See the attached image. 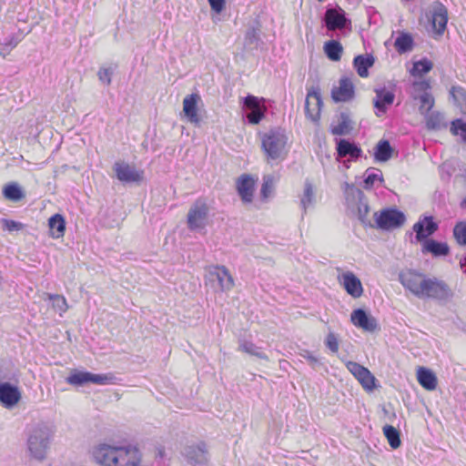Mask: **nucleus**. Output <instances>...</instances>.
<instances>
[{
    "label": "nucleus",
    "mask_w": 466,
    "mask_h": 466,
    "mask_svg": "<svg viewBox=\"0 0 466 466\" xmlns=\"http://www.w3.org/2000/svg\"><path fill=\"white\" fill-rule=\"evenodd\" d=\"M54 437L52 428L44 422L32 425L27 431L26 450L30 458L42 461L46 458Z\"/></svg>",
    "instance_id": "f257e3e1"
},
{
    "label": "nucleus",
    "mask_w": 466,
    "mask_h": 466,
    "mask_svg": "<svg viewBox=\"0 0 466 466\" xmlns=\"http://www.w3.org/2000/svg\"><path fill=\"white\" fill-rule=\"evenodd\" d=\"M287 142L288 137L282 130L272 129L265 133L261 143L268 159H284L288 154Z\"/></svg>",
    "instance_id": "f03ea898"
},
{
    "label": "nucleus",
    "mask_w": 466,
    "mask_h": 466,
    "mask_svg": "<svg viewBox=\"0 0 466 466\" xmlns=\"http://www.w3.org/2000/svg\"><path fill=\"white\" fill-rule=\"evenodd\" d=\"M114 375L107 374H94L88 371H82L74 370L70 375L66 379V382L74 386H84L87 383L96 385H106L112 383Z\"/></svg>",
    "instance_id": "7ed1b4c3"
},
{
    "label": "nucleus",
    "mask_w": 466,
    "mask_h": 466,
    "mask_svg": "<svg viewBox=\"0 0 466 466\" xmlns=\"http://www.w3.org/2000/svg\"><path fill=\"white\" fill-rule=\"evenodd\" d=\"M120 448L121 446L100 442L93 448L92 456L100 466H117Z\"/></svg>",
    "instance_id": "20e7f679"
},
{
    "label": "nucleus",
    "mask_w": 466,
    "mask_h": 466,
    "mask_svg": "<svg viewBox=\"0 0 466 466\" xmlns=\"http://www.w3.org/2000/svg\"><path fill=\"white\" fill-rule=\"evenodd\" d=\"M116 177L124 184H139L144 179V170L126 161H116L113 166Z\"/></svg>",
    "instance_id": "39448f33"
},
{
    "label": "nucleus",
    "mask_w": 466,
    "mask_h": 466,
    "mask_svg": "<svg viewBox=\"0 0 466 466\" xmlns=\"http://www.w3.org/2000/svg\"><path fill=\"white\" fill-rule=\"evenodd\" d=\"M207 279L216 290L228 291L234 287L233 278L224 266L210 267Z\"/></svg>",
    "instance_id": "423d86ee"
},
{
    "label": "nucleus",
    "mask_w": 466,
    "mask_h": 466,
    "mask_svg": "<svg viewBox=\"0 0 466 466\" xmlns=\"http://www.w3.org/2000/svg\"><path fill=\"white\" fill-rule=\"evenodd\" d=\"M451 297L448 285L436 278H427L420 299L445 300Z\"/></svg>",
    "instance_id": "0eeeda50"
},
{
    "label": "nucleus",
    "mask_w": 466,
    "mask_h": 466,
    "mask_svg": "<svg viewBox=\"0 0 466 466\" xmlns=\"http://www.w3.org/2000/svg\"><path fill=\"white\" fill-rule=\"evenodd\" d=\"M400 283L417 298H421L427 277L414 270L401 272L399 276Z\"/></svg>",
    "instance_id": "6e6552de"
},
{
    "label": "nucleus",
    "mask_w": 466,
    "mask_h": 466,
    "mask_svg": "<svg viewBox=\"0 0 466 466\" xmlns=\"http://www.w3.org/2000/svg\"><path fill=\"white\" fill-rule=\"evenodd\" d=\"M208 208L205 202L198 200L187 213V224L191 230L204 229L208 221Z\"/></svg>",
    "instance_id": "1a4fd4ad"
},
{
    "label": "nucleus",
    "mask_w": 466,
    "mask_h": 466,
    "mask_svg": "<svg viewBox=\"0 0 466 466\" xmlns=\"http://www.w3.org/2000/svg\"><path fill=\"white\" fill-rule=\"evenodd\" d=\"M374 216L378 228L382 229L396 228L405 222V215L397 209H385L380 214L375 213Z\"/></svg>",
    "instance_id": "9d476101"
},
{
    "label": "nucleus",
    "mask_w": 466,
    "mask_h": 466,
    "mask_svg": "<svg viewBox=\"0 0 466 466\" xmlns=\"http://www.w3.org/2000/svg\"><path fill=\"white\" fill-rule=\"evenodd\" d=\"M322 105L319 88L315 86L309 88L305 101V112L312 122H319Z\"/></svg>",
    "instance_id": "9b49d317"
},
{
    "label": "nucleus",
    "mask_w": 466,
    "mask_h": 466,
    "mask_svg": "<svg viewBox=\"0 0 466 466\" xmlns=\"http://www.w3.org/2000/svg\"><path fill=\"white\" fill-rule=\"evenodd\" d=\"M324 21L330 31L351 28V21L346 18L345 12L341 8H329L325 13Z\"/></svg>",
    "instance_id": "f8f14e48"
},
{
    "label": "nucleus",
    "mask_w": 466,
    "mask_h": 466,
    "mask_svg": "<svg viewBox=\"0 0 466 466\" xmlns=\"http://www.w3.org/2000/svg\"><path fill=\"white\" fill-rule=\"evenodd\" d=\"M346 367L366 390L375 388L376 379L367 368L354 361H347Z\"/></svg>",
    "instance_id": "ddd939ff"
},
{
    "label": "nucleus",
    "mask_w": 466,
    "mask_h": 466,
    "mask_svg": "<svg viewBox=\"0 0 466 466\" xmlns=\"http://www.w3.org/2000/svg\"><path fill=\"white\" fill-rule=\"evenodd\" d=\"M344 191L348 201H350L351 197L352 198H357L358 217L362 223H365L367 216L370 212V207L363 192L360 189L355 187L353 185H350L348 183L345 184Z\"/></svg>",
    "instance_id": "4468645a"
},
{
    "label": "nucleus",
    "mask_w": 466,
    "mask_h": 466,
    "mask_svg": "<svg viewBox=\"0 0 466 466\" xmlns=\"http://www.w3.org/2000/svg\"><path fill=\"white\" fill-rule=\"evenodd\" d=\"M117 457V466H141L142 453L135 445L121 446Z\"/></svg>",
    "instance_id": "2eb2a0df"
},
{
    "label": "nucleus",
    "mask_w": 466,
    "mask_h": 466,
    "mask_svg": "<svg viewBox=\"0 0 466 466\" xmlns=\"http://www.w3.org/2000/svg\"><path fill=\"white\" fill-rule=\"evenodd\" d=\"M339 282L352 298H360L363 288L360 279L351 271H346L338 276Z\"/></svg>",
    "instance_id": "dca6fc26"
},
{
    "label": "nucleus",
    "mask_w": 466,
    "mask_h": 466,
    "mask_svg": "<svg viewBox=\"0 0 466 466\" xmlns=\"http://www.w3.org/2000/svg\"><path fill=\"white\" fill-rule=\"evenodd\" d=\"M185 456L195 466L205 464L208 459L206 443L200 441L198 444L187 446L185 449Z\"/></svg>",
    "instance_id": "f3484780"
},
{
    "label": "nucleus",
    "mask_w": 466,
    "mask_h": 466,
    "mask_svg": "<svg viewBox=\"0 0 466 466\" xmlns=\"http://www.w3.org/2000/svg\"><path fill=\"white\" fill-rule=\"evenodd\" d=\"M200 101L198 94H191L183 99V112L187 120L195 125L201 122V116L198 114V104Z\"/></svg>",
    "instance_id": "a211bd4d"
},
{
    "label": "nucleus",
    "mask_w": 466,
    "mask_h": 466,
    "mask_svg": "<svg viewBox=\"0 0 466 466\" xmlns=\"http://www.w3.org/2000/svg\"><path fill=\"white\" fill-rule=\"evenodd\" d=\"M350 319L354 326L369 332H373L378 328L376 319L361 309L353 310Z\"/></svg>",
    "instance_id": "6ab92c4d"
},
{
    "label": "nucleus",
    "mask_w": 466,
    "mask_h": 466,
    "mask_svg": "<svg viewBox=\"0 0 466 466\" xmlns=\"http://www.w3.org/2000/svg\"><path fill=\"white\" fill-rule=\"evenodd\" d=\"M244 106L249 110V113L247 115L249 123L258 124L263 118L265 112V107L260 104L258 98L251 95L248 96L244 99Z\"/></svg>",
    "instance_id": "aec40b11"
},
{
    "label": "nucleus",
    "mask_w": 466,
    "mask_h": 466,
    "mask_svg": "<svg viewBox=\"0 0 466 466\" xmlns=\"http://www.w3.org/2000/svg\"><path fill=\"white\" fill-rule=\"evenodd\" d=\"M354 96V86L350 79L344 77L339 80V86L333 87L331 97L335 102H347Z\"/></svg>",
    "instance_id": "412c9836"
},
{
    "label": "nucleus",
    "mask_w": 466,
    "mask_h": 466,
    "mask_svg": "<svg viewBox=\"0 0 466 466\" xmlns=\"http://www.w3.org/2000/svg\"><path fill=\"white\" fill-rule=\"evenodd\" d=\"M238 193L244 203H251L255 190V181L248 175H242L237 182Z\"/></svg>",
    "instance_id": "4be33fe9"
},
{
    "label": "nucleus",
    "mask_w": 466,
    "mask_h": 466,
    "mask_svg": "<svg viewBox=\"0 0 466 466\" xmlns=\"http://www.w3.org/2000/svg\"><path fill=\"white\" fill-rule=\"evenodd\" d=\"M21 398L18 389L8 382L0 383V401L7 408L15 405Z\"/></svg>",
    "instance_id": "5701e85b"
},
{
    "label": "nucleus",
    "mask_w": 466,
    "mask_h": 466,
    "mask_svg": "<svg viewBox=\"0 0 466 466\" xmlns=\"http://www.w3.org/2000/svg\"><path fill=\"white\" fill-rule=\"evenodd\" d=\"M438 228L437 223L432 220L431 217H425L422 220L418 221L413 226V230L416 233V238L419 241L426 240V238L432 235Z\"/></svg>",
    "instance_id": "b1692460"
},
{
    "label": "nucleus",
    "mask_w": 466,
    "mask_h": 466,
    "mask_svg": "<svg viewBox=\"0 0 466 466\" xmlns=\"http://www.w3.org/2000/svg\"><path fill=\"white\" fill-rule=\"evenodd\" d=\"M448 21V12L447 8L441 5L438 4L433 8V14H432V27L434 31L438 35H442L444 30L446 29Z\"/></svg>",
    "instance_id": "393cba45"
},
{
    "label": "nucleus",
    "mask_w": 466,
    "mask_h": 466,
    "mask_svg": "<svg viewBox=\"0 0 466 466\" xmlns=\"http://www.w3.org/2000/svg\"><path fill=\"white\" fill-rule=\"evenodd\" d=\"M422 252L431 253L435 257L447 256L450 252V248L446 243L438 242L431 238L423 242Z\"/></svg>",
    "instance_id": "a878e982"
},
{
    "label": "nucleus",
    "mask_w": 466,
    "mask_h": 466,
    "mask_svg": "<svg viewBox=\"0 0 466 466\" xmlns=\"http://www.w3.org/2000/svg\"><path fill=\"white\" fill-rule=\"evenodd\" d=\"M419 383L427 390H433L437 386V378L430 370L420 367L417 370Z\"/></svg>",
    "instance_id": "bb28decb"
},
{
    "label": "nucleus",
    "mask_w": 466,
    "mask_h": 466,
    "mask_svg": "<svg viewBox=\"0 0 466 466\" xmlns=\"http://www.w3.org/2000/svg\"><path fill=\"white\" fill-rule=\"evenodd\" d=\"M374 106L380 112H385L386 106L391 105L394 100V94L385 89H376Z\"/></svg>",
    "instance_id": "cd10ccee"
},
{
    "label": "nucleus",
    "mask_w": 466,
    "mask_h": 466,
    "mask_svg": "<svg viewBox=\"0 0 466 466\" xmlns=\"http://www.w3.org/2000/svg\"><path fill=\"white\" fill-rule=\"evenodd\" d=\"M50 234L55 238H62L66 231V221L62 215L55 214L48 220Z\"/></svg>",
    "instance_id": "c85d7f7f"
},
{
    "label": "nucleus",
    "mask_w": 466,
    "mask_h": 466,
    "mask_svg": "<svg viewBox=\"0 0 466 466\" xmlns=\"http://www.w3.org/2000/svg\"><path fill=\"white\" fill-rule=\"evenodd\" d=\"M354 67L356 68L360 77H367L369 76V68L374 64V58L372 56H357L353 61Z\"/></svg>",
    "instance_id": "c756f323"
},
{
    "label": "nucleus",
    "mask_w": 466,
    "mask_h": 466,
    "mask_svg": "<svg viewBox=\"0 0 466 466\" xmlns=\"http://www.w3.org/2000/svg\"><path fill=\"white\" fill-rule=\"evenodd\" d=\"M315 203V191L312 183L306 180L304 184L303 194L300 198V205L304 212Z\"/></svg>",
    "instance_id": "7c9ffc66"
},
{
    "label": "nucleus",
    "mask_w": 466,
    "mask_h": 466,
    "mask_svg": "<svg viewBox=\"0 0 466 466\" xmlns=\"http://www.w3.org/2000/svg\"><path fill=\"white\" fill-rule=\"evenodd\" d=\"M337 150L339 156L341 157L346 156H350L351 157H358L361 153L360 148L357 147L355 145L344 139H341L338 143Z\"/></svg>",
    "instance_id": "2f4dec72"
},
{
    "label": "nucleus",
    "mask_w": 466,
    "mask_h": 466,
    "mask_svg": "<svg viewBox=\"0 0 466 466\" xmlns=\"http://www.w3.org/2000/svg\"><path fill=\"white\" fill-rule=\"evenodd\" d=\"M392 147L388 140H380L375 147V158L378 161L385 162L391 157Z\"/></svg>",
    "instance_id": "473e14b6"
},
{
    "label": "nucleus",
    "mask_w": 466,
    "mask_h": 466,
    "mask_svg": "<svg viewBox=\"0 0 466 466\" xmlns=\"http://www.w3.org/2000/svg\"><path fill=\"white\" fill-rule=\"evenodd\" d=\"M426 118V126L429 129H441L446 127L444 116L440 112H431Z\"/></svg>",
    "instance_id": "72a5a7b5"
},
{
    "label": "nucleus",
    "mask_w": 466,
    "mask_h": 466,
    "mask_svg": "<svg viewBox=\"0 0 466 466\" xmlns=\"http://www.w3.org/2000/svg\"><path fill=\"white\" fill-rule=\"evenodd\" d=\"M327 56L332 61H339L343 51L342 46L335 40L329 41L324 46Z\"/></svg>",
    "instance_id": "f704fd0d"
},
{
    "label": "nucleus",
    "mask_w": 466,
    "mask_h": 466,
    "mask_svg": "<svg viewBox=\"0 0 466 466\" xmlns=\"http://www.w3.org/2000/svg\"><path fill=\"white\" fill-rule=\"evenodd\" d=\"M352 129L351 120L349 116L345 113H341L339 116V122L337 126L333 127L331 131L334 135H347Z\"/></svg>",
    "instance_id": "c9c22d12"
},
{
    "label": "nucleus",
    "mask_w": 466,
    "mask_h": 466,
    "mask_svg": "<svg viewBox=\"0 0 466 466\" xmlns=\"http://www.w3.org/2000/svg\"><path fill=\"white\" fill-rule=\"evenodd\" d=\"M383 433L392 449H397L400 446V431L391 425H385L383 427Z\"/></svg>",
    "instance_id": "e433bc0d"
},
{
    "label": "nucleus",
    "mask_w": 466,
    "mask_h": 466,
    "mask_svg": "<svg viewBox=\"0 0 466 466\" xmlns=\"http://www.w3.org/2000/svg\"><path fill=\"white\" fill-rule=\"evenodd\" d=\"M416 100H419V111L420 113L426 116L431 113V108L434 106V99L432 96L427 92L421 94L419 97H415Z\"/></svg>",
    "instance_id": "4c0bfd02"
},
{
    "label": "nucleus",
    "mask_w": 466,
    "mask_h": 466,
    "mask_svg": "<svg viewBox=\"0 0 466 466\" xmlns=\"http://www.w3.org/2000/svg\"><path fill=\"white\" fill-rule=\"evenodd\" d=\"M3 193L6 199L15 202L19 201L24 197V194L17 184L6 185L4 187Z\"/></svg>",
    "instance_id": "58836bf2"
},
{
    "label": "nucleus",
    "mask_w": 466,
    "mask_h": 466,
    "mask_svg": "<svg viewBox=\"0 0 466 466\" xmlns=\"http://www.w3.org/2000/svg\"><path fill=\"white\" fill-rule=\"evenodd\" d=\"M432 68V63L427 59L420 60L413 64V67L410 70L411 75L415 76H421L424 74L430 72Z\"/></svg>",
    "instance_id": "ea45409f"
},
{
    "label": "nucleus",
    "mask_w": 466,
    "mask_h": 466,
    "mask_svg": "<svg viewBox=\"0 0 466 466\" xmlns=\"http://www.w3.org/2000/svg\"><path fill=\"white\" fill-rule=\"evenodd\" d=\"M47 296L48 299L52 300L53 308L56 310L59 311L60 315H62L67 310L68 306L65 297L57 294H47Z\"/></svg>",
    "instance_id": "a19ab883"
},
{
    "label": "nucleus",
    "mask_w": 466,
    "mask_h": 466,
    "mask_svg": "<svg viewBox=\"0 0 466 466\" xmlns=\"http://www.w3.org/2000/svg\"><path fill=\"white\" fill-rule=\"evenodd\" d=\"M453 100L461 110L466 111V92L461 87L453 86L451 90Z\"/></svg>",
    "instance_id": "79ce46f5"
},
{
    "label": "nucleus",
    "mask_w": 466,
    "mask_h": 466,
    "mask_svg": "<svg viewBox=\"0 0 466 466\" xmlns=\"http://www.w3.org/2000/svg\"><path fill=\"white\" fill-rule=\"evenodd\" d=\"M411 46H412V39L407 34H402L401 35L398 36L395 41V46L398 49V51L400 53H404V52L410 50Z\"/></svg>",
    "instance_id": "37998d69"
},
{
    "label": "nucleus",
    "mask_w": 466,
    "mask_h": 466,
    "mask_svg": "<svg viewBox=\"0 0 466 466\" xmlns=\"http://www.w3.org/2000/svg\"><path fill=\"white\" fill-rule=\"evenodd\" d=\"M238 350L241 351H244L248 354L256 356L259 359L266 360H268V356L266 354H264L263 352L258 351V348L251 342H247V341L242 342L239 345Z\"/></svg>",
    "instance_id": "c03bdc74"
},
{
    "label": "nucleus",
    "mask_w": 466,
    "mask_h": 466,
    "mask_svg": "<svg viewBox=\"0 0 466 466\" xmlns=\"http://www.w3.org/2000/svg\"><path fill=\"white\" fill-rule=\"evenodd\" d=\"M453 235L458 244L466 245V222L458 223L454 227Z\"/></svg>",
    "instance_id": "a18cd8bd"
},
{
    "label": "nucleus",
    "mask_w": 466,
    "mask_h": 466,
    "mask_svg": "<svg viewBox=\"0 0 466 466\" xmlns=\"http://www.w3.org/2000/svg\"><path fill=\"white\" fill-rule=\"evenodd\" d=\"M451 131L456 136H460L466 142V123L457 119L451 123Z\"/></svg>",
    "instance_id": "49530a36"
},
{
    "label": "nucleus",
    "mask_w": 466,
    "mask_h": 466,
    "mask_svg": "<svg viewBox=\"0 0 466 466\" xmlns=\"http://www.w3.org/2000/svg\"><path fill=\"white\" fill-rule=\"evenodd\" d=\"M377 180L380 182L383 181L382 174L380 171L378 170L377 172H370V170H367V175L364 179L365 188H370Z\"/></svg>",
    "instance_id": "de8ad7c7"
},
{
    "label": "nucleus",
    "mask_w": 466,
    "mask_h": 466,
    "mask_svg": "<svg viewBox=\"0 0 466 466\" xmlns=\"http://www.w3.org/2000/svg\"><path fill=\"white\" fill-rule=\"evenodd\" d=\"M113 76V68L111 67H100L97 76L103 84L109 86L111 84V78Z\"/></svg>",
    "instance_id": "09e8293b"
},
{
    "label": "nucleus",
    "mask_w": 466,
    "mask_h": 466,
    "mask_svg": "<svg viewBox=\"0 0 466 466\" xmlns=\"http://www.w3.org/2000/svg\"><path fill=\"white\" fill-rule=\"evenodd\" d=\"M274 187V178L272 176L264 177V182L261 187V195L266 198L271 193Z\"/></svg>",
    "instance_id": "8fccbe9b"
},
{
    "label": "nucleus",
    "mask_w": 466,
    "mask_h": 466,
    "mask_svg": "<svg viewBox=\"0 0 466 466\" xmlns=\"http://www.w3.org/2000/svg\"><path fill=\"white\" fill-rule=\"evenodd\" d=\"M326 346L333 352L337 353L339 350V340L333 332H329L325 339Z\"/></svg>",
    "instance_id": "3c124183"
},
{
    "label": "nucleus",
    "mask_w": 466,
    "mask_h": 466,
    "mask_svg": "<svg viewBox=\"0 0 466 466\" xmlns=\"http://www.w3.org/2000/svg\"><path fill=\"white\" fill-rule=\"evenodd\" d=\"M1 223L3 225L4 229H6L10 232L18 231L23 228V225L20 222L10 220V219H2Z\"/></svg>",
    "instance_id": "603ef678"
},
{
    "label": "nucleus",
    "mask_w": 466,
    "mask_h": 466,
    "mask_svg": "<svg viewBox=\"0 0 466 466\" xmlns=\"http://www.w3.org/2000/svg\"><path fill=\"white\" fill-rule=\"evenodd\" d=\"M208 1L210 5L211 9L218 14L220 13L225 7L226 0H208Z\"/></svg>",
    "instance_id": "864d4df0"
},
{
    "label": "nucleus",
    "mask_w": 466,
    "mask_h": 466,
    "mask_svg": "<svg viewBox=\"0 0 466 466\" xmlns=\"http://www.w3.org/2000/svg\"><path fill=\"white\" fill-rule=\"evenodd\" d=\"M460 265L462 268H464V272H466V258H464L463 259H461Z\"/></svg>",
    "instance_id": "5fc2aeb1"
},
{
    "label": "nucleus",
    "mask_w": 466,
    "mask_h": 466,
    "mask_svg": "<svg viewBox=\"0 0 466 466\" xmlns=\"http://www.w3.org/2000/svg\"><path fill=\"white\" fill-rule=\"evenodd\" d=\"M308 359H309V362L312 363V364L318 362V359L315 358L314 356H309Z\"/></svg>",
    "instance_id": "6e6d98bb"
},
{
    "label": "nucleus",
    "mask_w": 466,
    "mask_h": 466,
    "mask_svg": "<svg viewBox=\"0 0 466 466\" xmlns=\"http://www.w3.org/2000/svg\"><path fill=\"white\" fill-rule=\"evenodd\" d=\"M462 206L466 205V199H464L461 203Z\"/></svg>",
    "instance_id": "4d7b16f0"
}]
</instances>
